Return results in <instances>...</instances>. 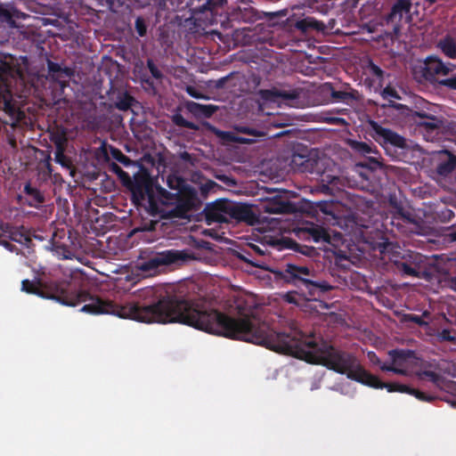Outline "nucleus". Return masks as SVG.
Segmentation results:
<instances>
[{
    "mask_svg": "<svg viewBox=\"0 0 456 456\" xmlns=\"http://www.w3.org/2000/svg\"><path fill=\"white\" fill-rule=\"evenodd\" d=\"M349 260L347 256L343 253L335 255V265L346 268L348 266Z\"/></svg>",
    "mask_w": 456,
    "mask_h": 456,
    "instance_id": "obj_52",
    "label": "nucleus"
},
{
    "mask_svg": "<svg viewBox=\"0 0 456 456\" xmlns=\"http://www.w3.org/2000/svg\"><path fill=\"white\" fill-rule=\"evenodd\" d=\"M21 289L27 293L52 298L59 303L76 306L84 304L81 312L90 314H113L146 323L178 322L207 332V305L188 300L182 293L174 290L146 288L142 291V303L118 305L102 300L86 290H77L66 280L52 282L43 287L39 281L23 280Z\"/></svg>",
    "mask_w": 456,
    "mask_h": 456,
    "instance_id": "obj_2",
    "label": "nucleus"
},
{
    "mask_svg": "<svg viewBox=\"0 0 456 456\" xmlns=\"http://www.w3.org/2000/svg\"><path fill=\"white\" fill-rule=\"evenodd\" d=\"M132 194V200L135 205H142L144 201L148 203L147 209L151 216L165 219L161 215L164 214L163 202L159 196L156 199L151 182L143 177H136L134 181L126 184Z\"/></svg>",
    "mask_w": 456,
    "mask_h": 456,
    "instance_id": "obj_9",
    "label": "nucleus"
},
{
    "mask_svg": "<svg viewBox=\"0 0 456 456\" xmlns=\"http://www.w3.org/2000/svg\"><path fill=\"white\" fill-rule=\"evenodd\" d=\"M228 210L229 223H245L249 225L258 223V216L248 204L231 201Z\"/></svg>",
    "mask_w": 456,
    "mask_h": 456,
    "instance_id": "obj_18",
    "label": "nucleus"
},
{
    "mask_svg": "<svg viewBox=\"0 0 456 456\" xmlns=\"http://www.w3.org/2000/svg\"><path fill=\"white\" fill-rule=\"evenodd\" d=\"M416 115L424 119L418 122L419 131L428 142H435L440 139V133L444 128V121L435 116L422 112H416Z\"/></svg>",
    "mask_w": 456,
    "mask_h": 456,
    "instance_id": "obj_16",
    "label": "nucleus"
},
{
    "mask_svg": "<svg viewBox=\"0 0 456 456\" xmlns=\"http://www.w3.org/2000/svg\"><path fill=\"white\" fill-rule=\"evenodd\" d=\"M381 95L384 99H387L388 97L395 98V99H400V96H399L398 93L396 92V90L391 86H386L383 89Z\"/></svg>",
    "mask_w": 456,
    "mask_h": 456,
    "instance_id": "obj_51",
    "label": "nucleus"
},
{
    "mask_svg": "<svg viewBox=\"0 0 456 456\" xmlns=\"http://www.w3.org/2000/svg\"><path fill=\"white\" fill-rule=\"evenodd\" d=\"M262 246L256 244H248V252L249 256H265L267 253V246L277 250L290 249L306 256H312L315 254V248L311 246L303 245L291 238L283 235H265Z\"/></svg>",
    "mask_w": 456,
    "mask_h": 456,
    "instance_id": "obj_8",
    "label": "nucleus"
},
{
    "mask_svg": "<svg viewBox=\"0 0 456 456\" xmlns=\"http://www.w3.org/2000/svg\"><path fill=\"white\" fill-rule=\"evenodd\" d=\"M372 137L381 145H391L404 150L407 148L406 139L389 128L383 127L376 121L370 122Z\"/></svg>",
    "mask_w": 456,
    "mask_h": 456,
    "instance_id": "obj_15",
    "label": "nucleus"
},
{
    "mask_svg": "<svg viewBox=\"0 0 456 456\" xmlns=\"http://www.w3.org/2000/svg\"><path fill=\"white\" fill-rule=\"evenodd\" d=\"M50 160H51V158H50V156H48L44 163V166L45 167V173H46V175H48V176H51L53 174V166H52Z\"/></svg>",
    "mask_w": 456,
    "mask_h": 456,
    "instance_id": "obj_60",
    "label": "nucleus"
},
{
    "mask_svg": "<svg viewBox=\"0 0 456 456\" xmlns=\"http://www.w3.org/2000/svg\"><path fill=\"white\" fill-rule=\"evenodd\" d=\"M298 236H305L307 239H312L314 242H329L330 236L328 231L314 224H309L304 228H300L297 231Z\"/></svg>",
    "mask_w": 456,
    "mask_h": 456,
    "instance_id": "obj_23",
    "label": "nucleus"
},
{
    "mask_svg": "<svg viewBox=\"0 0 456 456\" xmlns=\"http://www.w3.org/2000/svg\"><path fill=\"white\" fill-rule=\"evenodd\" d=\"M187 110L196 118H210L217 110V106L213 104H200L192 101L186 102Z\"/></svg>",
    "mask_w": 456,
    "mask_h": 456,
    "instance_id": "obj_25",
    "label": "nucleus"
},
{
    "mask_svg": "<svg viewBox=\"0 0 456 456\" xmlns=\"http://www.w3.org/2000/svg\"><path fill=\"white\" fill-rule=\"evenodd\" d=\"M438 337L443 341L452 342L455 340V338L452 336V332L448 329H444L441 332H439Z\"/></svg>",
    "mask_w": 456,
    "mask_h": 456,
    "instance_id": "obj_55",
    "label": "nucleus"
},
{
    "mask_svg": "<svg viewBox=\"0 0 456 456\" xmlns=\"http://www.w3.org/2000/svg\"><path fill=\"white\" fill-rule=\"evenodd\" d=\"M411 395L415 396L418 400L422 402L431 403L436 399V396L427 395L426 393L413 388Z\"/></svg>",
    "mask_w": 456,
    "mask_h": 456,
    "instance_id": "obj_48",
    "label": "nucleus"
},
{
    "mask_svg": "<svg viewBox=\"0 0 456 456\" xmlns=\"http://www.w3.org/2000/svg\"><path fill=\"white\" fill-rule=\"evenodd\" d=\"M224 3V2H210V1H208V2H205V4L203 5V9L210 11L212 12L213 10L216 7H217L218 5H223Z\"/></svg>",
    "mask_w": 456,
    "mask_h": 456,
    "instance_id": "obj_57",
    "label": "nucleus"
},
{
    "mask_svg": "<svg viewBox=\"0 0 456 456\" xmlns=\"http://www.w3.org/2000/svg\"><path fill=\"white\" fill-rule=\"evenodd\" d=\"M211 130L224 141L240 144L253 143L256 138L266 135L265 131L248 126H236L234 131H221L214 126Z\"/></svg>",
    "mask_w": 456,
    "mask_h": 456,
    "instance_id": "obj_14",
    "label": "nucleus"
},
{
    "mask_svg": "<svg viewBox=\"0 0 456 456\" xmlns=\"http://www.w3.org/2000/svg\"><path fill=\"white\" fill-rule=\"evenodd\" d=\"M411 2H395L390 13L387 16V20L395 21V20H401L403 14H408L411 12Z\"/></svg>",
    "mask_w": 456,
    "mask_h": 456,
    "instance_id": "obj_28",
    "label": "nucleus"
},
{
    "mask_svg": "<svg viewBox=\"0 0 456 456\" xmlns=\"http://www.w3.org/2000/svg\"><path fill=\"white\" fill-rule=\"evenodd\" d=\"M246 252H248V249H244L242 252H238L237 257L240 260H241L252 266L260 267V268L264 267V262L258 260L255 256H249Z\"/></svg>",
    "mask_w": 456,
    "mask_h": 456,
    "instance_id": "obj_40",
    "label": "nucleus"
},
{
    "mask_svg": "<svg viewBox=\"0 0 456 456\" xmlns=\"http://www.w3.org/2000/svg\"><path fill=\"white\" fill-rule=\"evenodd\" d=\"M110 155H111L112 159H114L117 161H118L119 163H121L125 167H130L131 165L134 164V161L129 157L125 155L118 148L110 147Z\"/></svg>",
    "mask_w": 456,
    "mask_h": 456,
    "instance_id": "obj_37",
    "label": "nucleus"
},
{
    "mask_svg": "<svg viewBox=\"0 0 456 456\" xmlns=\"http://www.w3.org/2000/svg\"><path fill=\"white\" fill-rule=\"evenodd\" d=\"M348 145L354 150L355 152L366 156L368 154H371L373 151L376 150V147L372 148L370 144L364 142H358L355 140H349Z\"/></svg>",
    "mask_w": 456,
    "mask_h": 456,
    "instance_id": "obj_34",
    "label": "nucleus"
},
{
    "mask_svg": "<svg viewBox=\"0 0 456 456\" xmlns=\"http://www.w3.org/2000/svg\"><path fill=\"white\" fill-rule=\"evenodd\" d=\"M110 169L113 171L122 181V183L126 185L129 182H131V177L128 173L125 172L117 163H112L110 165Z\"/></svg>",
    "mask_w": 456,
    "mask_h": 456,
    "instance_id": "obj_43",
    "label": "nucleus"
},
{
    "mask_svg": "<svg viewBox=\"0 0 456 456\" xmlns=\"http://www.w3.org/2000/svg\"><path fill=\"white\" fill-rule=\"evenodd\" d=\"M281 297L285 302H287L289 304H293L296 305H300V303L302 300L301 295L296 291H289V292L283 294Z\"/></svg>",
    "mask_w": 456,
    "mask_h": 456,
    "instance_id": "obj_44",
    "label": "nucleus"
},
{
    "mask_svg": "<svg viewBox=\"0 0 456 456\" xmlns=\"http://www.w3.org/2000/svg\"><path fill=\"white\" fill-rule=\"evenodd\" d=\"M368 358L370 362L374 365H379L381 366L383 363H381L380 359L374 352H369L368 353Z\"/></svg>",
    "mask_w": 456,
    "mask_h": 456,
    "instance_id": "obj_59",
    "label": "nucleus"
},
{
    "mask_svg": "<svg viewBox=\"0 0 456 456\" xmlns=\"http://www.w3.org/2000/svg\"><path fill=\"white\" fill-rule=\"evenodd\" d=\"M54 159L57 163L61 165L62 167H69V160L67 156L64 154V151L61 148H57L54 152Z\"/></svg>",
    "mask_w": 456,
    "mask_h": 456,
    "instance_id": "obj_45",
    "label": "nucleus"
},
{
    "mask_svg": "<svg viewBox=\"0 0 456 456\" xmlns=\"http://www.w3.org/2000/svg\"><path fill=\"white\" fill-rule=\"evenodd\" d=\"M357 92L332 91L331 95L337 102H348L357 99Z\"/></svg>",
    "mask_w": 456,
    "mask_h": 456,
    "instance_id": "obj_38",
    "label": "nucleus"
},
{
    "mask_svg": "<svg viewBox=\"0 0 456 456\" xmlns=\"http://www.w3.org/2000/svg\"><path fill=\"white\" fill-rule=\"evenodd\" d=\"M134 102V98L126 91L118 93L115 101V107L119 110H128Z\"/></svg>",
    "mask_w": 456,
    "mask_h": 456,
    "instance_id": "obj_31",
    "label": "nucleus"
},
{
    "mask_svg": "<svg viewBox=\"0 0 456 456\" xmlns=\"http://www.w3.org/2000/svg\"><path fill=\"white\" fill-rule=\"evenodd\" d=\"M449 287L451 289L456 292V276L451 277L449 280Z\"/></svg>",
    "mask_w": 456,
    "mask_h": 456,
    "instance_id": "obj_63",
    "label": "nucleus"
},
{
    "mask_svg": "<svg viewBox=\"0 0 456 456\" xmlns=\"http://www.w3.org/2000/svg\"><path fill=\"white\" fill-rule=\"evenodd\" d=\"M191 258L192 256L187 250L166 249L139 260L136 267L144 273L152 274L161 266L181 265Z\"/></svg>",
    "mask_w": 456,
    "mask_h": 456,
    "instance_id": "obj_10",
    "label": "nucleus"
},
{
    "mask_svg": "<svg viewBox=\"0 0 456 456\" xmlns=\"http://www.w3.org/2000/svg\"><path fill=\"white\" fill-rule=\"evenodd\" d=\"M147 68L149 69L151 76L156 79H161L163 77L162 72L159 69V68L154 63L153 60H147Z\"/></svg>",
    "mask_w": 456,
    "mask_h": 456,
    "instance_id": "obj_49",
    "label": "nucleus"
},
{
    "mask_svg": "<svg viewBox=\"0 0 456 456\" xmlns=\"http://www.w3.org/2000/svg\"><path fill=\"white\" fill-rule=\"evenodd\" d=\"M228 78H229V77H224L219 78L216 82V88H223L225 86L226 82L228 81Z\"/></svg>",
    "mask_w": 456,
    "mask_h": 456,
    "instance_id": "obj_62",
    "label": "nucleus"
},
{
    "mask_svg": "<svg viewBox=\"0 0 456 456\" xmlns=\"http://www.w3.org/2000/svg\"><path fill=\"white\" fill-rule=\"evenodd\" d=\"M380 369L384 371H391V372H394V373L399 374V375H406L407 374V371L405 370L398 368L395 364L387 365L386 363H383L380 366Z\"/></svg>",
    "mask_w": 456,
    "mask_h": 456,
    "instance_id": "obj_50",
    "label": "nucleus"
},
{
    "mask_svg": "<svg viewBox=\"0 0 456 456\" xmlns=\"http://www.w3.org/2000/svg\"><path fill=\"white\" fill-rule=\"evenodd\" d=\"M186 92L190 96H191L195 99H204L205 98V96L203 95L202 93H200L199 90H197L195 87H193L191 86H187Z\"/></svg>",
    "mask_w": 456,
    "mask_h": 456,
    "instance_id": "obj_56",
    "label": "nucleus"
},
{
    "mask_svg": "<svg viewBox=\"0 0 456 456\" xmlns=\"http://www.w3.org/2000/svg\"><path fill=\"white\" fill-rule=\"evenodd\" d=\"M13 14L6 8L0 5V22H9Z\"/></svg>",
    "mask_w": 456,
    "mask_h": 456,
    "instance_id": "obj_53",
    "label": "nucleus"
},
{
    "mask_svg": "<svg viewBox=\"0 0 456 456\" xmlns=\"http://www.w3.org/2000/svg\"><path fill=\"white\" fill-rule=\"evenodd\" d=\"M20 76L21 71L17 64L6 60L0 61V81L4 86L0 88V110L11 118L12 126L26 118V113L18 106L11 90L12 83Z\"/></svg>",
    "mask_w": 456,
    "mask_h": 456,
    "instance_id": "obj_6",
    "label": "nucleus"
},
{
    "mask_svg": "<svg viewBox=\"0 0 456 456\" xmlns=\"http://www.w3.org/2000/svg\"><path fill=\"white\" fill-rule=\"evenodd\" d=\"M172 121L175 126L179 127L188 128L195 131L199 130L198 125H196L193 122L186 120L180 113L174 114L172 116Z\"/></svg>",
    "mask_w": 456,
    "mask_h": 456,
    "instance_id": "obj_36",
    "label": "nucleus"
},
{
    "mask_svg": "<svg viewBox=\"0 0 456 456\" xmlns=\"http://www.w3.org/2000/svg\"><path fill=\"white\" fill-rule=\"evenodd\" d=\"M438 46L446 57L456 59V41L452 37L447 36L441 39Z\"/></svg>",
    "mask_w": 456,
    "mask_h": 456,
    "instance_id": "obj_30",
    "label": "nucleus"
},
{
    "mask_svg": "<svg viewBox=\"0 0 456 456\" xmlns=\"http://www.w3.org/2000/svg\"><path fill=\"white\" fill-rule=\"evenodd\" d=\"M265 213L269 214H288L293 211V206L289 200H285L281 196L276 195L268 199L262 204Z\"/></svg>",
    "mask_w": 456,
    "mask_h": 456,
    "instance_id": "obj_22",
    "label": "nucleus"
},
{
    "mask_svg": "<svg viewBox=\"0 0 456 456\" xmlns=\"http://www.w3.org/2000/svg\"><path fill=\"white\" fill-rule=\"evenodd\" d=\"M319 206H320V209L325 213V214H330L331 211L329 209L330 208V205H329L327 202L325 201H321L319 202Z\"/></svg>",
    "mask_w": 456,
    "mask_h": 456,
    "instance_id": "obj_61",
    "label": "nucleus"
},
{
    "mask_svg": "<svg viewBox=\"0 0 456 456\" xmlns=\"http://www.w3.org/2000/svg\"><path fill=\"white\" fill-rule=\"evenodd\" d=\"M244 6H238L232 9L228 13V19L231 21L244 22V23H254L263 17H267L270 20L274 18L286 17L288 15V10L282 9L276 12H258L252 6L248 5L249 2H240Z\"/></svg>",
    "mask_w": 456,
    "mask_h": 456,
    "instance_id": "obj_13",
    "label": "nucleus"
},
{
    "mask_svg": "<svg viewBox=\"0 0 456 456\" xmlns=\"http://www.w3.org/2000/svg\"><path fill=\"white\" fill-rule=\"evenodd\" d=\"M433 162L436 173L442 176H447L456 167V155L447 150L436 151Z\"/></svg>",
    "mask_w": 456,
    "mask_h": 456,
    "instance_id": "obj_20",
    "label": "nucleus"
},
{
    "mask_svg": "<svg viewBox=\"0 0 456 456\" xmlns=\"http://www.w3.org/2000/svg\"><path fill=\"white\" fill-rule=\"evenodd\" d=\"M370 244L373 250H378L380 254H385L392 248V243L383 235H380L377 240L370 241Z\"/></svg>",
    "mask_w": 456,
    "mask_h": 456,
    "instance_id": "obj_35",
    "label": "nucleus"
},
{
    "mask_svg": "<svg viewBox=\"0 0 456 456\" xmlns=\"http://www.w3.org/2000/svg\"><path fill=\"white\" fill-rule=\"evenodd\" d=\"M296 27L304 32H306L310 28H314L317 31H323L325 29V24L322 21L316 20L311 17L297 20Z\"/></svg>",
    "mask_w": 456,
    "mask_h": 456,
    "instance_id": "obj_29",
    "label": "nucleus"
},
{
    "mask_svg": "<svg viewBox=\"0 0 456 456\" xmlns=\"http://www.w3.org/2000/svg\"><path fill=\"white\" fill-rule=\"evenodd\" d=\"M371 154L373 155L369 156L367 159L361 164V166L373 171L382 168L383 164L380 160L382 158L379 151L376 149Z\"/></svg>",
    "mask_w": 456,
    "mask_h": 456,
    "instance_id": "obj_33",
    "label": "nucleus"
},
{
    "mask_svg": "<svg viewBox=\"0 0 456 456\" xmlns=\"http://www.w3.org/2000/svg\"><path fill=\"white\" fill-rule=\"evenodd\" d=\"M416 377L419 380H424L428 379L430 382H432L436 387L440 389H443L447 382L446 379L443 375L428 370L417 371Z\"/></svg>",
    "mask_w": 456,
    "mask_h": 456,
    "instance_id": "obj_27",
    "label": "nucleus"
},
{
    "mask_svg": "<svg viewBox=\"0 0 456 456\" xmlns=\"http://www.w3.org/2000/svg\"><path fill=\"white\" fill-rule=\"evenodd\" d=\"M216 315L215 335L264 346L274 352L346 374L349 379L364 386L397 392V382H383L366 370L354 354L335 348L321 335L305 334L297 330L289 333L276 332L253 314L235 318L217 310Z\"/></svg>",
    "mask_w": 456,
    "mask_h": 456,
    "instance_id": "obj_1",
    "label": "nucleus"
},
{
    "mask_svg": "<svg viewBox=\"0 0 456 456\" xmlns=\"http://www.w3.org/2000/svg\"><path fill=\"white\" fill-rule=\"evenodd\" d=\"M414 79L420 84L429 83L456 91V65L444 62L435 55L428 56L412 69Z\"/></svg>",
    "mask_w": 456,
    "mask_h": 456,
    "instance_id": "obj_4",
    "label": "nucleus"
},
{
    "mask_svg": "<svg viewBox=\"0 0 456 456\" xmlns=\"http://www.w3.org/2000/svg\"><path fill=\"white\" fill-rule=\"evenodd\" d=\"M388 214L384 219L383 225L391 232L402 234H420L423 230L422 219L396 196L388 200Z\"/></svg>",
    "mask_w": 456,
    "mask_h": 456,
    "instance_id": "obj_5",
    "label": "nucleus"
},
{
    "mask_svg": "<svg viewBox=\"0 0 456 456\" xmlns=\"http://www.w3.org/2000/svg\"><path fill=\"white\" fill-rule=\"evenodd\" d=\"M454 212L449 208H444L441 211L439 217L443 222H449L454 217Z\"/></svg>",
    "mask_w": 456,
    "mask_h": 456,
    "instance_id": "obj_54",
    "label": "nucleus"
},
{
    "mask_svg": "<svg viewBox=\"0 0 456 456\" xmlns=\"http://www.w3.org/2000/svg\"><path fill=\"white\" fill-rule=\"evenodd\" d=\"M302 90L300 88L292 89H281L272 87L270 89H261L258 92L259 96L265 102H275L278 100H282L287 103H294L300 98Z\"/></svg>",
    "mask_w": 456,
    "mask_h": 456,
    "instance_id": "obj_19",
    "label": "nucleus"
},
{
    "mask_svg": "<svg viewBox=\"0 0 456 456\" xmlns=\"http://www.w3.org/2000/svg\"><path fill=\"white\" fill-rule=\"evenodd\" d=\"M367 70L371 76L375 77L379 82L381 83L384 81V70L377 64H375L372 61H369L367 65Z\"/></svg>",
    "mask_w": 456,
    "mask_h": 456,
    "instance_id": "obj_41",
    "label": "nucleus"
},
{
    "mask_svg": "<svg viewBox=\"0 0 456 456\" xmlns=\"http://www.w3.org/2000/svg\"><path fill=\"white\" fill-rule=\"evenodd\" d=\"M52 246H53V249L57 254H60V255L61 254V255H63L65 257H67L66 253H69V250L68 247H67L65 244H63V243H61V242L57 241V240H55V238L53 237V238L52 239Z\"/></svg>",
    "mask_w": 456,
    "mask_h": 456,
    "instance_id": "obj_47",
    "label": "nucleus"
},
{
    "mask_svg": "<svg viewBox=\"0 0 456 456\" xmlns=\"http://www.w3.org/2000/svg\"><path fill=\"white\" fill-rule=\"evenodd\" d=\"M311 270L306 266L287 264L283 270V278L297 287L307 300H318L325 293L333 289L326 281L310 279Z\"/></svg>",
    "mask_w": 456,
    "mask_h": 456,
    "instance_id": "obj_7",
    "label": "nucleus"
},
{
    "mask_svg": "<svg viewBox=\"0 0 456 456\" xmlns=\"http://www.w3.org/2000/svg\"><path fill=\"white\" fill-rule=\"evenodd\" d=\"M429 313L428 311L423 312L422 315H417L412 314H404L403 320L405 322H413L420 327H426L428 325V322H426L423 317H428Z\"/></svg>",
    "mask_w": 456,
    "mask_h": 456,
    "instance_id": "obj_39",
    "label": "nucleus"
},
{
    "mask_svg": "<svg viewBox=\"0 0 456 456\" xmlns=\"http://www.w3.org/2000/svg\"><path fill=\"white\" fill-rule=\"evenodd\" d=\"M397 271L403 277L426 278L428 273L429 262L421 253L405 250L395 260Z\"/></svg>",
    "mask_w": 456,
    "mask_h": 456,
    "instance_id": "obj_11",
    "label": "nucleus"
},
{
    "mask_svg": "<svg viewBox=\"0 0 456 456\" xmlns=\"http://www.w3.org/2000/svg\"><path fill=\"white\" fill-rule=\"evenodd\" d=\"M231 200L221 199L206 205L203 212L208 224H229V210Z\"/></svg>",
    "mask_w": 456,
    "mask_h": 456,
    "instance_id": "obj_17",
    "label": "nucleus"
},
{
    "mask_svg": "<svg viewBox=\"0 0 456 456\" xmlns=\"http://www.w3.org/2000/svg\"><path fill=\"white\" fill-rule=\"evenodd\" d=\"M167 185L176 192H169L161 187L158 189L160 201L164 205V214L161 216L165 219L186 218L191 211L200 210L202 202L197 190L188 184L182 176L175 174L168 175Z\"/></svg>",
    "mask_w": 456,
    "mask_h": 456,
    "instance_id": "obj_3",
    "label": "nucleus"
},
{
    "mask_svg": "<svg viewBox=\"0 0 456 456\" xmlns=\"http://www.w3.org/2000/svg\"><path fill=\"white\" fill-rule=\"evenodd\" d=\"M181 159L184 161H190L191 159V155L189 152L184 151L181 154Z\"/></svg>",
    "mask_w": 456,
    "mask_h": 456,
    "instance_id": "obj_64",
    "label": "nucleus"
},
{
    "mask_svg": "<svg viewBox=\"0 0 456 456\" xmlns=\"http://www.w3.org/2000/svg\"><path fill=\"white\" fill-rule=\"evenodd\" d=\"M2 230L6 233L10 240L22 245H26L30 241L28 235L24 232L23 226L15 227L9 224L2 225Z\"/></svg>",
    "mask_w": 456,
    "mask_h": 456,
    "instance_id": "obj_26",
    "label": "nucleus"
},
{
    "mask_svg": "<svg viewBox=\"0 0 456 456\" xmlns=\"http://www.w3.org/2000/svg\"><path fill=\"white\" fill-rule=\"evenodd\" d=\"M23 192L26 195L27 205L31 208H38L45 202L44 192L29 182L25 183Z\"/></svg>",
    "mask_w": 456,
    "mask_h": 456,
    "instance_id": "obj_24",
    "label": "nucleus"
},
{
    "mask_svg": "<svg viewBox=\"0 0 456 456\" xmlns=\"http://www.w3.org/2000/svg\"><path fill=\"white\" fill-rule=\"evenodd\" d=\"M49 77L63 89L69 85V80L75 75V70L69 67H62L61 64L47 61Z\"/></svg>",
    "mask_w": 456,
    "mask_h": 456,
    "instance_id": "obj_21",
    "label": "nucleus"
},
{
    "mask_svg": "<svg viewBox=\"0 0 456 456\" xmlns=\"http://www.w3.org/2000/svg\"><path fill=\"white\" fill-rule=\"evenodd\" d=\"M304 161V167H302L300 172L321 175V181L315 185V191L327 195H335V193L340 190V187L343 185L340 177L322 172L319 159L313 156L312 153H309L306 154L305 160Z\"/></svg>",
    "mask_w": 456,
    "mask_h": 456,
    "instance_id": "obj_12",
    "label": "nucleus"
},
{
    "mask_svg": "<svg viewBox=\"0 0 456 456\" xmlns=\"http://www.w3.org/2000/svg\"><path fill=\"white\" fill-rule=\"evenodd\" d=\"M135 30L140 37H144L147 33V25L142 17H137L135 20Z\"/></svg>",
    "mask_w": 456,
    "mask_h": 456,
    "instance_id": "obj_46",
    "label": "nucleus"
},
{
    "mask_svg": "<svg viewBox=\"0 0 456 456\" xmlns=\"http://www.w3.org/2000/svg\"><path fill=\"white\" fill-rule=\"evenodd\" d=\"M392 359V363L395 365H401L402 362L411 358L414 352L409 349H393L388 352Z\"/></svg>",
    "mask_w": 456,
    "mask_h": 456,
    "instance_id": "obj_32",
    "label": "nucleus"
},
{
    "mask_svg": "<svg viewBox=\"0 0 456 456\" xmlns=\"http://www.w3.org/2000/svg\"><path fill=\"white\" fill-rule=\"evenodd\" d=\"M306 154L293 153L291 157L290 166L293 169L300 172L305 160Z\"/></svg>",
    "mask_w": 456,
    "mask_h": 456,
    "instance_id": "obj_42",
    "label": "nucleus"
},
{
    "mask_svg": "<svg viewBox=\"0 0 456 456\" xmlns=\"http://www.w3.org/2000/svg\"><path fill=\"white\" fill-rule=\"evenodd\" d=\"M397 392L411 395L413 392V388L403 384L397 383Z\"/></svg>",
    "mask_w": 456,
    "mask_h": 456,
    "instance_id": "obj_58",
    "label": "nucleus"
}]
</instances>
